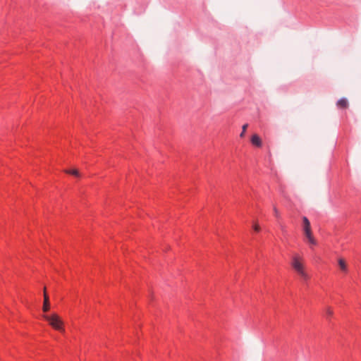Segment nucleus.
<instances>
[{
	"label": "nucleus",
	"instance_id": "obj_1",
	"mask_svg": "<svg viewBox=\"0 0 361 361\" xmlns=\"http://www.w3.org/2000/svg\"><path fill=\"white\" fill-rule=\"evenodd\" d=\"M290 264L295 271L300 277L301 280L303 282H306L308 280V275L305 271L302 257L298 254L293 255Z\"/></svg>",
	"mask_w": 361,
	"mask_h": 361
},
{
	"label": "nucleus",
	"instance_id": "obj_2",
	"mask_svg": "<svg viewBox=\"0 0 361 361\" xmlns=\"http://www.w3.org/2000/svg\"><path fill=\"white\" fill-rule=\"evenodd\" d=\"M47 320L49 321V324L56 330H61L62 329L61 327V321L60 318L56 315L53 314L49 317H47Z\"/></svg>",
	"mask_w": 361,
	"mask_h": 361
},
{
	"label": "nucleus",
	"instance_id": "obj_3",
	"mask_svg": "<svg viewBox=\"0 0 361 361\" xmlns=\"http://www.w3.org/2000/svg\"><path fill=\"white\" fill-rule=\"evenodd\" d=\"M305 237L307 238L309 243L312 245H315L317 244V242L314 237L312 236V231L311 229L306 231L304 232Z\"/></svg>",
	"mask_w": 361,
	"mask_h": 361
},
{
	"label": "nucleus",
	"instance_id": "obj_4",
	"mask_svg": "<svg viewBox=\"0 0 361 361\" xmlns=\"http://www.w3.org/2000/svg\"><path fill=\"white\" fill-rule=\"evenodd\" d=\"M305 237L307 238L309 243L312 245H315L317 244V242L314 237L312 236V231L311 229L306 231L304 232Z\"/></svg>",
	"mask_w": 361,
	"mask_h": 361
},
{
	"label": "nucleus",
	"instance_id": "obj_5",
	"mask_svg": "<svg viewBox=\"0 0 361 361\" xmlns=\"http://www.w3.org/2000/svg\"><path fill=\"white\" fill-rule=\"evenodd\" d=\"M336 104L338 108L346 109L348 106V102L347 99L343 97L338 100Z\"/></svg>",
	"mask_w": 361,
	"mask_h": 361
},
{
	"label": "nucleus",
	"instance_id": "obj_6",
	"mask_svg": "<svg viewBox=\"0 0 361 361\" xmlns=\"http://www.w3.org/2000/svg\"><path fill=\"white\" fill-rule=\"evenodd\" d=\"M251 142L253 145L256 147H261L262 146V141L260 137L257 135H252L251 138Z\"/></svg>",
	"mask_w": 361,
	"mask_h": 361
},
{
	"label": "nucleus",
	"instance_id": "obj_7",
	"mask_svg": "<svg viewBox=\"0 0 361 361\" xmlns=\"http://www.w3.org/2000/svg\"><path fill=\"white\" fill-rule=\"evenodd\" d=\"M338 262V266H339L341 270L344 273H347L348 267H347V264H346L345 262L344 261V259H339Z\"/></svg>",
	"mask_w": 361,
	"mask_h": 361
},
{
	"label": "nucleus",
	"instance_id": "obj_8",
	"mask_svg": "<svg viewBox=\"0 0 361 361\" xmlns=\"http://www.w3.org/2000/svg\"><path fill=\"white\" fill-rule=\"evenodd\" d=\"M43 309L44 312H47L49 309V298L46 294H44V302Z\"/></svg>",
	"mask_w": 361,
	"mask_h": 361
},
{
	"label": "nucleus",
	"instance_id": "obj_9",
	"mask_svg": "<svg viewBox=\"0 0 361 361\" xmlns=\"http://www.w3.org/2000/svg\"><path fill=\"white\" fill-rule=\"evenodd\" d=\"M303 226H310V222L306 216L302 218Z\"/></svg>",
	"mask_w": 361,
	"mask_h": 361
},
{
	"label": "nucleus",
	"instance_id": "obj_10",
	"mask_svg": "<svg viewBox=\"0 0 361 361\" xmlns=\"http://www.w3.org/2000/svg\"><path fill=\"white\" fill-rule=\"evenodd\" d=\"M68 173L72 174L75 176H78L79 173L78 171L76 169H71L67 171Z\"/></svg>",
	"mask_w": 361,
	"mask_h": 361
},
{
	"label": "nucleus",
	"instance_id": "obj_11",
	"mask_svg": "<svg viewBox=\"0 0 361 361\" xmlns=\"http://www.w3.org/2000/svg\"><path fill=\"white\" fill-rule=\"evenodd\" d=\"M332 311L331 310L330 308H327L326 310V316L327 317H329L332 314Z\"/></svg>",
	"mask_w": 361,
	"mask_h": 361
},
{
	"label": "nucleus",
	"instance_id": "obj_12",
	"mask_svg": "<svg viewBox=\"0 0 361 361\" xmlns=\"http://www.w3.org/2000/svg\"><path fill=\"white\" fill-rule=\"evenodd\" d=\"M253 228L255 230V232H259V230H260V228L258 225H254L253 226Z\"/></svg>",
	"mask_w": 361,
	"mask_h": 361
},
{
	"label": "nucleus",
	"instance_id": "obj_13",
	"mask_svg": "<svg viewBox=\"0 0 361 361\" xmlns=\"http://www.w3.org/2000/svg\"><path fill=\"white\" fill-rule=\"evenodd\" d=\"M310 229H311L310 226H303V231H304V232H305V231H308V230H310Z\"/></svg>",
	"mask_w": 361,
	"mask_h": 361
},
{
	"label": "nucleus",
	"instance_id": "obj_14",
	"mask_svg": "<svg viewBox=\"0 0 361 361\" xmlns=\"http://www.w3.org/2000/svg\"><path fill=\"white\" fill-rule=\"evenodd\" d=\"M248 125L247 124H245L243 126V132H245L246 130V128H247Z\"/></svg>",
	"mask_w": 361,
	"mask_h": 361
},
{
	"label": "nucleus",
	"instance_id": "obj_15",
	"mask_svg": "<svg viewBox=\"0 0 361 361\" xmlns=\"http://www.w3.org/2000/svg\"><path fill=\"white\" fill-rule=\"evenodd\" d=\"M274 213H275L276 216H278V215H279V212H278V210H277V209H276V208H274Z\"/></svg>",
	"mask_w": 361,
	"mask_h": 361
},
{
	"label": "nucleus",
	"instance_id": "obj_16",
	"mask_svg": "<svg viewBox=\"0 0 361 361\" xmlns=\"http://www.w3.org/2000/svg\"><path fill=\"white\" fill-rule=\"evenodd\" d=\"M244 133H245V132L242 131V133L240 134V137H243L244 135Z\"/></svg>",
	"mask_w": 361,
	"mask_h": 361
}]
</instances>
